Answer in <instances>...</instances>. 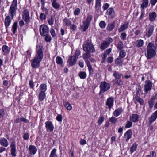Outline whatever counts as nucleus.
<instances>
[{"instance_id":"f257e3e1","label":"nucleus","mask_w":157,"mask_h":157,"mask_svg":"<svg viewBox=\"0 0 157 157\" xmlns=\"http://www.w3.org/2000/svg\"><path fill=\"white\" fill-rule=\"evenodd\" d=\"M17 8V0H13L9 10L8 15L6 16L5 19V25L6 29L10 25L11 19L13 18L14 16L16 15V11Z\"/></svg>"},{"instance_id":"f03ea898","label":"nucleus","mask_w":157,"mask_h":157,"mask_svg":"<svg viewBox=\"0 0 157 157\" xmlns=\"http://www.w3.org/2000/svg\"><path fill=\"white\" fill-rule=\"evenodd\" d=\"M155 49L154 47L153 43L150 42L147 47V53L145 56L147 58L150 59L154 57L156 55Z\"/></svg>"},{"instance_id":"7ed1b4c3","label":"nucleus","mask_w":157,"mask_h":157,"mask_svg":"<svg viewBox=\"0 0 157 157\" xmlns=\"http://www.w3.org/2000/svg\"><path fill=\"white\" fill-rule=\"evenodd\" d=\"M110 88V84L105 81H103L101 82L100 85V91L99 94H101L108 91Z\"/></svg>"},{"instance_id":"20e7f679","label":"nucleus","mask_w":157,"mask_h":157,"mask_svg":"<svg viewBox=\"0 0 157 157\" xmlns=\"http://www.w3.org/2000/svg\"><path fill=\"white\" fill-rule=\"evenodd\" d=\"M22 18L27 24H28L31 21V17L30 16L29 10L27 9H23L22 12Z\"/></svg>"},{"instance_id":"39448f33","label":"nucleus","mask_w":157,"mask_h":157,"mask_svg":"<svg viewBox=\"0 0 157 157\" xmlns=\"http://www.w3.org/2000/svg\"><path fill=\"white\" fill-rule=\"evenodd\" d=\"M36 47V53L34 58L41 61L43 56V47L40 45H37Z\"/></svg>"},{"instance_id":"423d86ee","label":"nucleus","mask_w":157,"mask_h":157,"mask_svg":"<svg viewBox=\"0 0 157 157\" xmlns=\"http://www.w3.org/2000/svg\"><path fill=\"white\" fill-rule=\"evenodd\" d=\"M83 50L89 53H93L95 52V50L94 47L91 42H87L83 46Z\"/></svg>"},{"instance_id":"0eeeda50","label":"nucleus","mask_w":157,"mask_h":157,"mask_svg":"<svg viewBox=\"0 0 157 157\" xmlns=\"http://www.w3.org/2000/svg\"><path fill=\"white\" fill-rule=\"evenodd\" d=\"M92 17V15H88L87 16L86 20L83 22V25L81 27L83 31H85L88 29Z\"/></svg>"},{"instance_id":"6e6552de","label":"nucleus","mask_w":157,"mask_h":157,"mask_svg":"<svg viewBox=\"0 0 157 157\" xmlns=\"http://www.w3.org/2000/svg\"><path fill=\"white\" fill-rule=\"evenodd\" d=\"M40 32L41 35L42 36H44L49 33V28L45 25H41L40 28Z\"/></svg>"},{"instance_id":"1a4fd4ad","label":"nucleus","mask_w":157,"mask_h":157,"mask_svg":"<svg viewBox=\"0 0 157 157\" xmlns=\"http://www.w3.org/2000/svg\"><path fill=\"white\" fill-rule=\"evenodd\" d=\"M152 84V82L149 80H147L145 82L144 86L145 94H147L148 92L151 90Z\"/></svg>"},{"instance_id":"9d476101","label":"nucleus","mask_w":157,"mask_h":157,"mask_svg":"<svg viewBox=\"0 0 157 157\" xmlns=\"http://www.w3.org/2000/svg\"><path fill=\"white\" fill-rule=\"evenodd\" d=\"M41 62V61L34 58L31 61V66L32 67L35 69L38 68L40 67V64Z\"/></svg>"},{"instance_id":"9b49d317","label":"nucleus","mask_w":157,"mask_h":157,"mask_svg":"<svg viewBox=\"0 0 157 157\" xmlns=\"http://www.w3.org/2000/svg\"><path fill=\"white\" fill-rule=\"evenodd\" d=\"M10 147L11 148V155L14 157L16 156V149L15 142L14 141L11 143Z\"/></svg>"},{"instance_id":"f8f14e48","label":"nucleus","mask_w":157,"mask_h":157,"mask_svg":"<svg viewBox=\"0 0 157 157\" xmlns=\"http://www.w3.org/2000/svg\"><path fill=\"white\" fill-rule=\"evenodd\" d=\"M45 127L48 132H51L54 129V127L52 123L50 121H48L45 123Z\"/></svg>"},{"instance_id":"ddd939ff","label":"nucleus","mask_w":157,"mask_h":157,"mask_svg":"<svg viewBox=\"0 0 157 157\" xmlns=\"http://www.w3.org/2000/svg\"><path fill=\"white\" fill-rule=\"evenodd\" d=\"M114 98L113 97H110L108 98L106 103V105L109 108H111L113 105Z\"/></svg>"},{"instance_id":"4468645a","label":"nucleus","mask_w":157,"mask_h":157,"mask_svg":"<svg viewBox=\"0 0 157 157\" xmlns=\"http://www.w3.org/2000/svg\"><path fill=\"white\" fill-rule=\"evenodd\" d=\"M157 118V110L155 111L151 116L149 117V123L151 124Z\"/></svg>"},{"instance_id":"2eb2a0df","label":"nucleus","mask_w":157,"mask_h":157,"mask_svg":"<svg viewBox=\"0 0 157 157\" xmlns=\"http://www.w3.org/2000/svg\"><path fill=\"white\" fill-rule=\"evenodd\" d=\"M154 29V26L150 25L146 29V36L148 37H149L152 34Z\"/></svg>"},{"instance_id":"dca6fc26","label":"nucleus","mask_w":157,"mask_h":157,"mask_svg":"<svg viewBox=\"0 0 157 157\" xmlns=\"http://www.w3.org/2000/svg\"><path fill=\"white\" fill-rule=\"evenodd\" d=\"M139 116L136 114H132V116H130V120L132 122H136L139 120Z\"/></svg>"},{"instance_id":"f3484780","label":"nucleus","mask_w":157,"mask_h":157,"mask_svg":"<svg viewBox=\"0 0 157 157\" xmlns=\"http://www.w3.org/2000/svg\"><path fill=\"white\" fill-rule=\"evenodd\" d=\"M101 0H95V11L98 13L101 8Z\"/></svg>"},{"instance_id":"a211bd4d","label":"nucleus","mask_w":157,"mask_h":157,"mask_svg":"<svg viewBox=\"0 0 157 157\" xmlns=\"http://www.w3.org/2000/svg\"><path fill=\"white\" fill-rule=\"evenodd\" d=\"M0 144L5 147H7L8 145L7 140L4 137H2L0 139Z\"/></svg>"},{"instance_id":"6ab92c4d","label":"nucleus","mask_w":157,"mask_h":157,"mask_svg":"<svg viewBox=\"0 0 157 157\" xmlns=\"http://www.w3.org/2000/svg\"><path fill=\"white\" fill-rule=\"evenodd\" d=\"M91 57L90 53L86 52L82 55V57L85 62L86 63H89L90 62L88 60V59Z\"/></svg>"},{"instance_id":"aec40b11","label":"nucleus","mask_w":157,"mask_h":157,"mask_svg":"<svg viewBox=\"0 0 157 157\" xmlns=\"http://www.w3.org/2000/svg\"><path fill=\"white\" fill-rule=\"evenodd\" d=\"M29 154L31 155H34L37 152V149L35 146L34 145H30L29 147Z\"/></svg>"},{"instance_id":"412c9836","label":"nucleus","mask_w":157,"mask_h":157,"mask_svg":"<svg viewBox=\"0 0 157 157\" xmlns=\"http://www.w3.org/2000/svg\"><path fill=\"white\" fill-rule=\"evenodd\" d=\"M132 134V132L131 130H128L126 132L124 136L126 141L127 142L131 138Z\"/></svg>"},{"instance_id":"4be33fe9","label":"nucleus","mask_w":157,"mask_h":157,"mask_svg":"<svg viewBox=\"0 0 157 157\" xmlns=\"http://www.w3.org/2000/svg\"><path fill=\"white\" fill-rule=\"evenodd\" d=\"M52 2V6L55 9L59 10L60 8V5L57 2V0H51Z\"/></svg>"},{"instance_id":"5701e85b","label":"nucleus","mask_w":157,"mask_h":157,"mask_svg":"<svg viewBox=\"0 0 157 157\" xmlns=\"http://www.w3.org/2000/svg\"><path fill=\"white\" fill-rule=\"evenodd\" d=\"M123 111V109L121 107H120L116 109L113 114V116L117 117L120 115Z\"/></svg>"},{"instance_id":"b1692460","label":"nucleus","mask_w":157,"mask_h":157,"mask_svg":"<svg viewBox=\"0 0 157 157\" xmlns=\"http://www.w3.org/2000/svg\"><path fill=\"white\" fill-rule=\"evenodd\" d=\"M107 13L112 18H113L115 16V12L113 8H110L108 9L107 11Z\"/></svg>"},{"instance_id":"393cba45","label":"nucleus","mask_w":157,"mask_h":157,"mask_svg":"<svg viewBox=\"0 0 157 157\" xmlns=\"http://www.w3.org/2000/svg\"><path fill=\"white\" fill-rule=\"evenodd\" d=\"M77 59L74 56H72L68 60L69 64L71 66H73L76 63Z\"/></svg>"},{"instance_id":"a878e982","label":"nucleus","mask_w":157,"mask_h":157,"mask_svg":"<svg viewBox=\"0 0 157 157\" xmlns=\"http://www.w3.org/2000/svg\"><path fill=\"white\" fill-rule=\"evenodd\" d=\"M157 14L154 12L150 13L149 14V17L150 20L151 21H154L157 17Z\"/></svg>"},{"instance_id":"bb28decb","label":"nucleus","mask_w":157,"mask_h":157,"mask_svg":"<svg viewBox=\"0 0 157 157\" xmlns=\"http://www.w3.org/2000/svg\"><path fill=\"white\" fill-rule=\"evenodd\" d=\"M144 42L141 39L137 40L135 43V45L137 48H140L143 45Z\"/></svg>"},{"instance_id":"cd10ccee","label":"nucleus","mask_w":157,"mask_h":157,"mask_svg":"<svg viewBox=\"0 0 157 157\" xmlns=\"http://www.w3.org/2000/svg\"><path fill=\"white\" fill-rule=\"evenodd\" d=\"M128 23L127 22H125L118 29L119 32H122L127 29L128 27Z\"/></svg>"},{"instance_id":"c85d7f7f","label":"nucleus","mask_w":157,"mask_h":157,"mask_svg":"<svg viewBox=\"0 0 157 157\" xmlns=\"http://www.w3.org/2000/svg\"><path fill=\"white\" fill-rule=\"evenodd\" d=\"M109 45V43L107 41H104L100 45V48L102 50H104L107 48Z\"/></svg>"},{"instance_id":"c756f323","label":"nucleus","mask_w":157,"mask_h":157,"mask_svg":"<svg viewBox=\"0 0 157 157\" xmlns=\"http://www.w3.org/2000/svg\"><path fill=\"white\" fill-rule=\"evenodd\" d=\"M63 22L64 25L68 27L71 26L72 23L71 21L66 17H65L63 19Z\"/></svg>"},{"instance_id":"7c9ffc66","label":"nucleus","mask_w":157,"mask_h":157,"mask_svg":"<svg viewBox=\"0 0 157 157\" xmlns=\"http://www.w3.org/2000/svg\"><path fill=\"white\" fill-rule=\"evenodd\" d=\"M115 28V21L113 23L108 24L106 27V29L109 31H112Z\"/></svg>"},{"instance_id":"2f4dec72","label":"nucleus","mask_w":157,"mask_h":157,"mask_svg":"<svg viewBox=\"0 0 157 157\" xmlns=\"http://www.w3.org/2000/svg\"><path fill=\"white\" fill-rule=\"evenodd\" d=\"M142 3L141 5V8L142 9H144L147 8L149 4L148 0H142Z\"/></svg>"},{"instance_id":"473e14b6","label":"nucleus","mask_w":157,"mask_h":157,"mask_svg":"<svg viewBox=\"0 0 157 157\" xmlns=\"http://www.w3.org/2000/svg\"><path fill=\"white\" fill-rule=\"evenodd\" d=\"M46 98V94L45 92H40L39 94V100L42 101L44 100Z\"/></svg>"},{"instance_id":"72a5a7b5","label":"nucleus","mask_w":157,"mask_h":157,"mask_svg":"<svg viewBox=\"0 0 157 157\" xmlns=\"http://www.w3.org/2000/svg\"><path fill=\"white\" fill-rule=\"evenodd\" d=\"M47 85L45 84H41L40 86V92H45L47 90Z\"/></svg>"},{"instance_id":"f704fd0d","label":"nucleus","mask_w":157,"mask_h":157,"mask_svg":"<svg viewBox=\"0 0 157 157\" xmlns=\"http://www.w3.org/2000/svg\"><path fill=\"white\" fill-rule=\"evenodd\" d=\"M124 45L122 42L121 41H119L117 44V48L118 50H123Z\"/></svg>"},{"instance_id":"c9c22d12","label":"nucleus","mask_w":157,"mask_h":157,"mask_svg":"<svg viewBox=\"0 0 157 157\" xmlns=\"http://www.w3.org/2000/svg\"><path fill=\"white\" fill-rule=\"evenodd\" d=\"M123 74L121 73H119L118 72L115 71L113 74V76L115 77V79H120L121 76Z\"/></svg>"},{"instance_id":"e433bc0d","label":"nucleus","mask_w":157,"mask_h":157,"mask_svg":"<svg viewBox=\"0 0 157 157\" xmlns=\"http://www.w3.org/2000/svg\"><path fill=\"white\" fill-rule=\"evenodd\" d=\"M63 104L64 106L66 107L67 110H70L72 109V107L71 105L68 102L64 101Z\"/></svg>"},{"instance_id":"4c0bfd02","label":"nucleus","mask_w":157,"mask_h":157,"mask_svg":"<svg viewBox=\"0 0 157 157\" xmlns=\"http://www.w3.org/2000/svg\"><path fill=\"white\" fill-rule=\"evenodd\" d=\"M78 76L80 78L84 79L86 78L87 75L86 73L85 72L83 71H80L79 73Z\"/></svg>"},{"instance_id":"58836bf2","label":"nucleus","mask_w":157,"mask_h":157,"mask_svg":"<svg viewBox=\"0 0 157 157\" xmlns=\"http://www.w3.org/2000/svg\"><path fill=\"white\" fill-rule=\"evenodd\" d=\"M137 144L135 143H134L132 144V146L130 148V152L131 153H132L134 151H136L137 147Z\"/></svg>"},{"instance_id":"ea45409f","label":"nucleus","mask_w":157,"mask_h":157,"mask_svg":"<svg viewBox=\"0 0 157 157\" xmlns=\"http://www.w3.org/2000/svg\"><path fill=\"white\" fill-rule=\"evenodd\" d=\"M87 67H88L89 71L90 74L93 75V74L94 71L92 67L90 64V62L89 63H86Z\"/></svg>"},{"instance_id":"a19ab883","label":"nucleus","mask_w":157,"mask_h":157,"mask_svg":"<svg viewBox=\"0 0 157 157\" xmlns=\"http://www.w3.org/2000/svg\"><path fill=\"white\" fill-rule=\"evenodd\" d=\"M56 148H54L52 151L49 157H58L56 154Z\"/></svg>"},{"instance_id":"79ce46f5","label":"nucleus","mask_w":157,"mask_h":157,"mask_svg":"<svg viewBox=\"0 0 157 157\" xmlns=\"http://www.w3.org/2000/svg\"><path fill=\"white\" fill-rule=\"evenodd\" d=\"M2 50L4 54L8 53L10 51V49L8 46L6 45H4L2 47Z\"/></svg>"},{"instance_id":"37998d69","label":"nucleus","mask_w":157,"mask_h":157,"mask_svg":"<svg viewBox=\"0 0 157 157\" xmlns=\"http://www.w3.org/2000/svg\"><path fill=\"white\" fill-rule=\"evenodd\" d=\"M114 83L118 86L122 85L123 84V81L120 79H115L113 80Z\"/></svg>"},{"instance_id":"c03bdc74","label":"nucleus","mask_w":157,"mask_h":157,"mask_svg":"<svg viewBox=\"0 0 157 157\" xmlns=\"http://www.w3.org/2000/svg\"><path fill=\"white\" fill-rule=\"evenodd\" d=\"M17 22H15L13 25L12 30L14 34H15L17 31Z\"/></svg>"},{"instance_id":"a18cd8bd","label":"nucleus","mask_w":157,"mask_h":157,"mask_svg":"<svg viewBox=\"0 0 157 157\" xmlns=\"http://www.w3.org/2000/svg\"><path fill=\"white\" fill-rule=\"evenodd\" d=\"M120 51L119 57L123 58L125 57L126 55V52L125 51L123 50H121Z\"/></svg>"},{"instance_id":"49530a36","label":"nucleus","mask_w":157,"mask_h":157,"mask_svg":"<svg viewBox=\"0 0 157 157\" xmlns=\"http://www.w3.org/2000/svg\"><path fill=\"white\" fill-rule=\"evenodd\" d=\"M109 121L112 124H114L116 123L117 121V119L113 116L109 119Z\"/></svg>"},{"instance_id":"de8ad7c7","label":"nucleus","mask_w":157,"mask_h":157,"mask_svg":"<svg viewBox=\"0 0 157 157\" xmlns=\"http://www.w3.org/2000/svg\"><path fill=\"white\" fill-rule=\"evenodd\" d=\"M56 62L58 64L61 65L63 63L62 59L60 57L58 56L56 58Z\"/></svg>"},{"instance_id":"09e8293b","label":"nucleus","mask_w":157,"mask_h":157,"mask_svg":"<svg viewBox=\"0 0 157 157\" xmlns=\"http://www.w3.org/2000/svg\"><path fill=\"white\" fill-rule=\"evenodd\" d=\"M132 125V122H131L130 121H127L126 122V124L125 126V128H129L131 127Z\"/></svg>"},{"instance_id":"8fccbe9b","label":"nucleus","mask_w":157,"mask_h":157,"mask_svg":"<svg viewBox=\"0 0 157 157\" xmlns=\"http://www.w3.org/2000/svg\"><path fill=\"white\" fill-rule=\"evenodd\" d=\"M30 135L29 133H24L23 136V137L24 140H28L29 137Z\"/></svg>"},{"instance_id":"3c124183","label":"nucleus","mask_w":157,"mask_h":157,"mask_svg":"<svg viewBox=\"0 0 157 157\" xmlns=\"http://www.w3.org/2000/svg\"><path fill=\"white\" fill-rule=\"evenodd\" d=\"M99 25L101 28L104 29L106 26V23L104 21H101L99 23Z\"/></svg>"},{"instance_id":"603ef678","label":"nucleus","mask_w":157,"mask_h":157,"mask_svg":"<svg viewBox=\"0 0 157 157\" xmlns=\"http://www.w3.org/2000/svg\"><path fill=\"white\" fill-rule=\"evenodd\" d=\"M121 59L119 57L116 58L115 60V63L120 65V64L122 63V61L121 60Z\"/></svg>"},{"instance_id":"864d4df0","label":"nucleus","mask_w":157,"mask_h":157,"mask_svg":"<svg viewBox=\"0 0 157 157\" xmlns=\"http://www.w3.org/2000/svg\"><path fill=\"white\" fill-rule=\"evenodd\" d=\"M45 36V40L47 42H50L51 40V36L49 35L48 33L46 35L44 36Z\"/></svg>"},{"instance_id":"5fc2aeb1","label":"nucleus","mask_w":157,"mask_h":157,"mask_svg":"<svg viewBox=\"0 0 157 157\" xmlns=\"http://www.w3.org/2000/svg\"><path fill=\"white\" fill-rule=\"evenodd\" d=\"M104 120V117L103 116L99 118L98 120V124L99 125H101Z\"/></svg>"},{"instance_id":"6e6d98bb","label":"nucleus","mask_w":157,"mask_h":157,"mask_svg":"<svg viewBox=\"0 0 157 157\" xmlns=\"http://www.w3.org/2000/svg\"><path fill=\"white\" fill-rule=\"evenodd\" d=\"M80 12V10L79 8H76L74 11L73 13L75 15H78Z\"/></svg>"},{"instance_id":"4d7b16f0","label":"nucleus","mask_w":157,"mask_h":157,"mask_svg":"<svg viewBox=\"0 0 157 157\" xmlns=\"http://www.w3.org/2000/svg\"><path fill=\"white\" fill-rule=\"evenodd\" d=\"M107 56V55L105 53H102L101 54V57L102 58V60L101 63H104L105 62Z\"/></svg>"},{"instance_id":"13d9d810","label":"nucleus","mask_w":157,"mask_h":157,"mask_svg":"<svg viewBox=\"0 0 157 157\" xmlns=\"http://www.w3.org/2000/svg\"><path fill=\"white\" fill-rule=\"evenodd\" d=\"M46 15L44 14V13H41L40 15V17L41 21L45 20L46 17Z\"/></svg>"},{"instance_id":"bf43d9fd","label":"nucleus","mask_w":157,"mask_h":157,"mask_svg":"<svg viewBox=\"0 0 157 157\" xmlns=\"http://www.w3.org/2000/svg\"><path fill=\"white\" fill-rule=\"evenodd\" d=\"M5 115L4 110L3 109H0V121H2V118Z\"/></svg>"},{"instance_id":"052dcab7","label":"nucleus","mask_w":157,"mask_h":157,"mask_svg":"<svg viewBox=\"0 0 157 157\" xmlns=\"http://www.w3.org/2000/svg\"><path fill=\"white\" fill-rule=\"evenodd\" d=\"M127 34L125 32L122 33L120 36V38L123 40H124L126 39Z\"/></svg>"},{"instance_id":"680f3d73","label":"nucleus","mask_w":157,"mask_h":157,"mask_svg":"<svg viewBox=\"0 0 157 157\" xmlns=\"http://www.w3.org/2000/svg\"><path fill=\"white\" fill-rule=\"evenodd\" d=\"M41 9L42 10L43 13H44V14L46 15L48 14L49 12L48 10L47 9L44 7H43L41 8Z\"/></svg>"},{"instance_id":"e2e57ef3","label":"nucleus","mask_w":157,"mask_h":157,"mask_svg":"<svg viewBox=\"0 0 157 157\" xmlns=\"http://www.w3.org/2000/svg\"><path fill=\"white\" fill-rule=\"evenodd\" d=\"M80 54V52L79 50H76L75 52L74 55L73 56L75 57L76 59L78 58V56Z\"/></svg>"},{"instance_id":"0e129e2a","label":"nucleus","mask_w":157,"mask_h":157,"mask_svg":"<svg viewBox=\"0 0 157 157\" xmlns=\"http://www.w3.org/2000/svg\"><path fill=\"white\" fill-rule=\"evenodd\" d=\"M154 100L153 99H152L151 100H150L148 101V104H149V107L151 108H152L154 105Z\"/></svg>"},{"instance_id":"69168bd1","label":"nucleus","mask_w":157,"mask_h":157,"mask_svg":"<svg viewBox=\"0 0 157 157\" xmlns=\"http://www.w3.org/2000/svg\"><path fill=\"white\" fill-rule=\"evenodd\" d=\"M48 23L50 25H52L54 23V19L52 16H51L48 20Z\"/></svg>"},{"instance_id":"338daca9","label":"nucleus","mask_w":157,"mask_h":157,"mask_svg":"<svg viewBox=\"0 0 157 157\" xmlns=\"http://www.w3.org/2000/svg\"><path fill=\"white\" fill-rule=\"evenodd\" d=\"M109 4L107 3H105L102 6L103 10L105 11L106 10L109 8Z\"/></svg>"},{"instance_id":"774afa93","label":"nucleus","mask_w":157,"mask_h":157,"mask_svg":"<svg viewBox=\"0 0 157 157\" xmlns=\"http://www.w3.org/2000/svg\"><path fill=\"white\" fill-rule=\"evenodd\" d=\"M29 85L30 88L34 89V83L32 80H30L29 81Z\"/></svg>"}]
</instances>
